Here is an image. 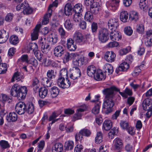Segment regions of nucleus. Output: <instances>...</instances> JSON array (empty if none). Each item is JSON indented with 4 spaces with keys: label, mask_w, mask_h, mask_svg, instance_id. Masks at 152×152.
I'll use <instances>...</instances> for the list:
<instances>
[{
    "label": "nucleus",
    "mask_w": 152,
    "mask_h": 152,
    "mask_svg": "<svg viewBox=\"0 0 152 152\" xmlns=\"http://www.w3.org/2000/svg\"><path fill=\"white\" fill-rule=\"evenodd\" d=\"M84 18L87 21L89 22H92L93 18L92 12L89 11L87 12L85 14Z\"/></svg>",
    "instance_id": "49530a36"
},
{
    "label": "nucleus",
    "mask_w": 152,
    "mask_h": 152,
    "mask_svg": "<svg viewBox=\"0 0 152 152\" xmlns=\"http://www.w3.org/2000/svg\"><path fill=\"white\" fill-rule=\"evenodd\" d=\"M110 38L113 41H118L122 38L120 32L116 30H110L109 31Z\"/></svg>",
    "instance_id": "9d476101"
},
{
    "label": "nucleus",
    "mask_w": 152,
    "mask_h": 152,
    "mask_svg": "<svg viewBox=\"0 0 152 152\" xmlns=\"http://www.w3.org/2000/svg\"><path fill=\"white\" fill-rule=\"evenodd\" d=\"M74 124H67L66 127L65 129L66 132L67 133H70L72 132L74 130Z\"/></svg>",
    "instance_id": "338daca9"
},
{
    "label": "nucleus",
    "mask_w": 152,
    "mask_h": 152,
    "mask_svg": "<svg viewBox=\"0 0 152 152\" xmlns=\"http://www.w3.org/2000/svg\"><path fill=\"white\" fill-rule=\"evenodd\" d=\"M0 146L1 148L3 149H5L10 147V145L8 142L5 140L0 141Z\"/></svg>",
    "instance_id": "3c124183"
},
{
    "label": "nucleus",
    "mask_w": 152,
    "mask_h": 152,
    "mask_svg": "<svg viewBox=\"0 0 152 152\" xmlns=\"http://www.w3.org/2000/svg\"><path fill=\"white\" fill-rule=\"evenodd\" d=\"M108 25L110 30H116L119 26L118 20L117 18L111 19L108 21Z\"/></svg>",
    "instance_id": "2eb2a0df"
},
{
    "label": "nucleus",
    "mask_w": 152,
    "mask_h": 152,
    "mask_svg": "<svg viewBox=\"0 0 152 152\" xmlns=\"http://www.w3.org/2000/svg\"><path fill=\"white\" fill-rule=\"evenodd\" d=\"M65 28L67 30H69L72 29L73 24L71 20L69 19H66L64 23Z\"/></svg>",
    "instance_id": "4c0bfd02"
},
{
    "label": "nucleus",
    "mask_w": 152,
    "mask_h": 152,
    "mask_svg": "<svg viewBox=\"0 0 152 152\" xmlns=\"http://www.w3.org/2000/svg\"><path fill=\"white\" fill-rule=\"evenodd\" d=\"M22 69L29 74H31L34 72V69L31 66H23Z\"/></svg>",
    "instance_id": "0e129e2a"
},
{
    "label": "nucleus",
    "mask_w": 152,
    "mask_h": 152,
    "mask_svg": "<svg viewBox=\"0 0 152 152\" xmlns=\"http://www.w3.org/2000/svg\"><path fill=\"white\" fill-rule=\"evenodd\" d=\"M152 105V99L150 98H147L144 101L142 106L144 110H146L147 106L151 107Z\"/></svg>",
    "instance_id": "f704fd0d"
},
{
    "label": "nucleus",
    "mask_w": 152,
    "mask_h": 152,
    "mask_svg": "<svg viewBox=\"0 0 152 152\" xmlns=\"http://www.w3.org/2000/svg\"><path fill=\"white\" fill-rule=\"evenodd\" d=\"M59 115L58 114L54 112L53 113L52 115L49 117L48 120L49 121H51L52 122L49 124L50 126L48 127V131L47 132H49V131L51 129V126H50V125H52L59 119V118H55L57 117Z\"/></svg>",
    "instance_id": "b1692460"
},
{
    "label": "nucleus",
    "mask_w": 152,
    "mask_h": 152,
    "mask_svg": "<svg viewBox=\"0 0 152 152\" xmlns=\"http://www.w3.org/2000/svg\"><path fill=\"white\" fill-rule=\"evenodd\" d=\"M120 0H110L106 3V5L113 11L116 10L119 6Z\"/></svg>",
    "instance_id": "f8f14e48"
},
{
    "label": "nucleus",
    "mask_w": 152,
    "mask_h": 152,
    "mask_svg": "<svg viewBox=\"0 0 152 152\" xmlns=\"http://www.w3.org/2000/svg\"><path fill=\"white\" fill-rule=\"evenodd\" d=\"M73 10L75 13L80 14L83 11L82 5L80 3L76 4L74 7Z\"/></svg>",
    "instance_id": "79ce46f5"
},
{
    "label": "nucleus",
    "mask_w": 152,
    "mask_h": 152,
    "mask_svg": "<svg viewBox=\"0 0 152 152\" xmlns=\"http://www.w3.org/2000/svg\"><path fill=\"white\" fill-rule=\"evenodd\" d=\"M72 7L71 3H67L65 5L64 8V13L67 16L72 14Z\"/></svg>",
    "instance_id": "4be33fe9"
},
{
    "label": "nucleus",
    "mask_w": 152,
    "mask_h": 152,
    "mask_svg": "<svg viewBox=\"0 0 152 152\" xmlns=\"http://www.w3.org/2000/svg\"><path fill=\"white\" fill-rule=\"evenodd\" d=\"M104 68L105 72H107L108 75H110L113 72V68L111 65L110 64L106 63L104 64Z\"/></svg>",
    "instance_id": "c9c22d12"
},
{
    "label": "nucleus",
    "mask_w": 152,
    "mask_h": 152,
    "mask_svg": "<svg viewBox=\"0 0 152 152\" xmlns=\"http://www.w3.org/2000/svg\"><path fill=\"white\" fill-rule=\"evenodd\" d=\"M94 78L95 80L100 81L104 80L105 77L101 70H97L94 75Z\"/></svg>",
    "instance_id": "bb28decb"
},
{
    "label": "nucleus",
    "mask_w": 152,
    "mask_h": 152,
    "mask_svg": "<svg viewBox=\"0 0 152 152\" xmlns=\"http://www.w3.org/2000/svg\"><path fill=\"white\" fill-rule=\"evenodd\" d=\"M81 74L80 69L77 67H74L71 71L70 77L73 80H75L80 77Z\"/></svg>",
    "instance_id": "ddd939ff"
},
{
    "label": "nucleus",
    "mask_w": 152,
    "mask_h": 152,
    "mask_svg": "<svg viewBox=\"0 0 152 152\" xmlns=\"http://www.w3.org/2000/svg\"><path fill=\"white\" fill-rule=\"evenodd\" d=\"M40 24H37L35 26L33 32L31 33V38L32 40L37 39L38 37L39 30L40 27Z\"/></svg>",
    "instance_id": "a878e982"
},
{
    "label": "nucleus",
    "mask_w": 152,
    "mask_h": 152,
    "mask_svg": "<svg viewBox=\"0 0 152 152\" xmlns=\"http://www.w3.org/2000/svg\"><path fill=\"white\" fill-rule=\"evenodd\" d=\"M144 65L143 64L140 65L139 66L136 67L133 72L132 73V75L133 76L136 77L141 72V69L143 67Z\"/></svg>",
    "instance_id": "de8ad7c7"
},
{
    "label": "nucleus",
    "mask_w": 152,
    "mask_h": 152,
    "mask_svg": "<svg viewBox=\"0 0 152 152\" xmlns=\"http://www.w3.org/2000/svg\"><path fill=\"white\" fill-rule=\"evenodd\" d=\"M81 18V15L80 13H75L73 15L74 20L76 22H80Z\"/></svg>",
    "instance_id": "69168bd1"
},
{
    "label": "nucleus",
    "mask_w": 152,
    "mask_h": 152,
    "mask_svg": "<svg viewBox=\"0 0 152 152\" xmlns=\"http://www.w3.org/2000/svg\"><path fill=\"white\" fill-rule=\"evenodd\" d=\"M59 92L58 88L56 86L52 87L50 90L51 96L52 98L56 97L58 95Z\"/></svg>",
    "instance_id": "72a5a7b5"
},
{
    "label": "nucleus",
    "mask_w": 152,
    "mask_h": 152,
    "mask_svg": "<svg viewBox=\"0 0 152 152\" xmlns=\"http://www.w3.org/2000/svg\"><path fill=\"white\" fill-rule=\"evenodd\" d=\"M96 68L93 65L89 66L87 69V73L90 77H94L96 72Z\"/></svg>",
    "instance_id": "c756f323"
},
{
    "label": "nucleus",
    "mask_w": 152,
    "mask_h": 152,
    "mask_svg": "<svg viewBox=\"0 0 152 152\" xmlns=\"http://www.w3.org/2000/svg\"><path fill=\"white\" fill-rule=\"evenodd\" d=\"M139 5L140 8L141 10H144L147 7V1L146 0H140Z\"/></svg>",
    "instance_id": "052dcab7"
},
{
    "label": "nucleus",
    "mask_w": 152,
    "mask_h": 152,
    "mask_svg": "<svg viewBox=\"0 0 152 152\" xmlns=\"http://www.w3.org/2000/svg\"><path fill=\"white\" fill-rule=\"evenodd\" d=\"M34 111V106L32 103L29 104L26 110L27 113L29 114L32 113Z\"/></svg>",
    "instance_id": "e2e57ef3"
},
{
    "label": "nucleus",
    "mask_w": 152,
    "mask_h": 152,
    "mask_svg": "<svg viewBox=\"0 0 152 152\" xmlns=\"http://www.w3.org/2000/svg\"><path fill=\"white\" fill-rule=\"evenodd\" d=\"M45 146V142L43 140L40 141L38 143L37 151L40 152L43 150Z\"/></svg>",
    "instance_id": "bf43d9fd"
},
{
    "label": "nucleus",
    "mask_w": 152,
    "mask_h": 152,
    "mask_svg": "<svg viewBox=\"0 0 152 152\" xmlns=\"http://www.w3.org/2000/svg\"><path fill=\"white\" fill-rule=\"evenodd\" d=\"M26 105L22 102H19L17 103L15 107L16 111L20 115L24 113L25 111Z\"/></svg>",
    "instance_id": "dca6fc26"
},
{
    "label": "nucleus",
    "mask_w": 152,
    "mask_h": 152,
    "mask_svg": "<svg viewBox=\"0 0 152 152\" xmlns=\"http://www.w3.org/2000/svg\"><path fill=\"white\" fill-rule=\"evenodd\" d=\"M39 83V81L38 79L35 77L33 80L32 85L34 87V89L36 91L37 89L39 88L38 84Z\"/></svg>",
    "instance_id": "774afa93"
},
{
    "label": "nucleus",
    "mask_w": 152,
    "mask_h": 152,
    "mask_svg": "<svg viewBox=\"0 0 152 152\" xmlns=\"http://www.w3.org/2000/svg\"><path fill=\"white\" fill-rule=\"evenodd\" d=\"M39 96L42 98H45L48 94V90L45 87L41 88L39 91Z\"/></svg>",
    "instance_id": "e433bc0d"
},
{
    "label": "nucleus",
    "mask_w": 152,
    "mask_h": 152,
    "mask_svg": "<svg viewBox=\"0 0 152 152\" xmlns=\"http://www.w3.org/2000/svg\"><path fill=\"white\" fill-rule=\"evenodd\" d=\"M23 5L24 7L23 12L24 14L28 15L31 13L33 12V9L30 7L27 1H26L23 2Z\"/></svg>",
    "instance_id": "5701e85b"
},
{
    "label": "nucleus",
    "mask_w": 152,
    "mask_h": 152,
    "mask_svg": "<svg viewBox=\"0 0 152 152\" xmlns=\"http://www.w3.org/2000/svg\"><path fill=\"white\" fill-rule=\"evenodd\" d=\"M64 48L61 45H58L54 49V54L57 57H61L64 54Z\"/></svg>",
    "instance_id": "a211bd4d"
},
{
    "label": "nucleus",
    "mask_w": 152,
    "mask_h": 152,
    "mask_svg": "<svg viewBox=\"0 0 152 152\" xmlns=\"http://www.w3.org/2000/svg\"><path fill=\"white\" fill-rule=\"evenodd\" d=\"M38 46L36 43H31L30 44L27 48V52L29 53L32 50L34 53L35 56L39 61L42 59V57L40 51L37 50Z\"/></svg>",
    "instance_id": "20e7f679"
},
{
    "label": "nucleus",
    "mask_w": 152,
    "mask_h": 152,
    "mask_svg": "<svg viewBox=\"0 0 152 152\" xmlns=\"http://www.w3.org/2000/svg\"><path fill=\"white\" fill-rule=\"evenodd\" d=\"M129 64L126 61L123 62L120 65L118 69L120 71H126L129 67Z\"/></svg>",
    "instance_id": "ea45409f"
},
{
    "label": "nucleus",
    "mask_w": 152,
    "mask_h": 152,
    "mask_svg": "<svg viewBox=\"0 0 152 152\" xmlns=\"http://www.w3.org/2000/svg\"><path fill=\"white\" fill-rule=\"evenodd\" d=\"M131 50V48L128 46L125 48H124L120 50L119 53L121 55H124L129 52Z\"/></svg>",
    "instance_id": "603ef678"
},
{
    "label": "nucleus",
    "mask_w": 152,
    "mask_h": 152,
    "mask_svg": "<svg viewBox=\"0 0 152 152\" xmlns=\"http://www.w3.org/2000/svg\"><path fill=\"white\" fill-rule=\"evenodd\" d=\"M128 13L126 11H122L120 14V19L123 22H126L128 18Z\"/></svg>",
    "instance_id": "7c9ffc66"
},
{
    "label": "nucleus",
    "mask_w": 152,
    "mask_h": 152,
    "mask_svg": "<svg viewBox=\"0 0 152 152\" xmlns=\"http://www.w3.org/2000/svg\"><path fill=\"white\" fill-rule=\"evenodd\" d=\"M116 55L112 51H107L104 54V58L108 62L111 63L115 60Z\"/></svg>",
    "instance_id": "4468645a"
},
{
    "label": "nucleus",
    "mask_w": 152,
    "mask_h": 152,
    "mask_svg": "<svg viewBox=\"0 0 152 152\" xmlns=\"http://www.w3.org/2000/svg\"><path fill=\"white\" fill-rule=\"evenodd\" d=\"M137 32L140 34H142L144 31V25L142 24H140L137 25L136 28Z\"/></svg>",
    "instance_id": "680f3d73"
},
{
    "label": "nucleus",
    "mask_w": 152,
    "mask_h": 152,
    "mask_svg": "<svg viewBox=\"0 0 152 152\" xmlns=\"http://www.w3.org/2000/svg\"><path fill=\"white\" fill-rule=\"evenodd\" d=\"M23 78L22 73L20 72H15L12 77L11 81L12 82H13L15 81V79L17 81L21 80V79Z\"/></svg>",
    "instance_id": "2f4dec72"
},
{
    "label": "nucleus",
    "mask_w": 152,
    "mask_h": 152,
    "mask_svg": "<svg viewBox=\"0 0 152 152\" xmlns=\"http://www.w3.org/2000/svg\"><path fill=\"white\" fill-rule=\"evenodd\" d=\"M63 150L62 144L59 142L55 143L52 147V152H62Z\"/></svg>",
    "instance_id": "c85d7f7f"
},
{
    "label": "nucleus",
    "mask_w": 152,
    "mask_h": 152,
    "mask_svg": "<svg viewBox=\"0 0 152 152\" xmlns=\"http://www.w3.org/2000/svg\"><path fill=\"white\" fill-rule=\"evenodd\" d=\"M74 143L73 141L69 140L66 142L65 144V147L66 149L67 150H72L74 146Z\"/></svg>",
    "instance_id": "a18cd8bd"
},
{
    "label": "nucleus",
    "mask_w": 152,
    "mask_h": 152,
    "mask_svg": "<svg viewBox=\"0 0 152 152\" xmlns=\"http://www.w3.org/2000/svg\"><path fill=\"white\" fill-rule=\"evenodd\" d=\"M66 44L67 49L69 50L74 51L76 50V45L72 38H69L67 39Z\"/></svg>",
    "instance_id": "412c9836"
},
{
    "label": "nucleus",
    "mask_w": 152,
    "mask_h": 152,
    "mask_svg": "<svg viewBox=\"0 0 152 152\" xmlns=\"http://www.w3.org/2000/svg\"><path fill=\"white\" fill-rule=\"evenodd\" d=\"M113 124L110 120H106L104 121L103 124L102 129L106 131L110 130L112 127Z\"/></svg>",
    "instance_id": "cd10ccee"
},
{
    "label": "nucleus",
    "mask_w": 152,
    "mask_h": 152,
    "mask_svg": "<svg viewBox=\"0 0 152 152\" xmlns=\"http://www.w3.org/2000/svg\"><path fill=\"white\" fill-rule=\"evenodd\" d=\"M118 88L114 86H112L109 88H106L102 91L103 94L105 95L104 102L103 104L102 108L107 109L110 112L111 108L114 105L112 98L114 96V91H119Z\"/></svg>",
    "instance_id": "f257e3e1"
},
{
    "label": "nucleus",
    "mask_w": 152,
    "mask_h": 152,
    "mask_svg": "<svg viewBox=\"0 0 152 152\" xmlns=\"http://www.w3.org/2000/svg\"><path fill=\"white\" fill-rule=\"evenodd\" d=\"M118 129L116 128H113L111 129L108 133V136L111 139L113 138L115 134L118 133Z\"/></svg>",
    "instance_id": "4d7b16f0"
},
{
    "label": "nucleus",
    "mask_w": 152,
    "mask_h": 152,
    "mask_svg": "<svg viewBox=\"0 0 152 152\" xmlns=\"http://www.w3.org/2000/svg\"><path fill=\"white\" fill-rule=\"evenodd\" d=\"M57 83L59 87L62 89L68 88L71 85V82L67 78L64 77H59L58 78Z\"/></svg>",
    "instance_id": "39448f33"
},
{
    "label": "nucleus",
    "mask_w": 152,
    "mask_h": 152,
    "mask_svg": "<svg viewBox=\"0 0 152 152\" xmlns=\"http://www.w3.org/2000/svg\"><path fill=\"white\" fill-rule=\"evenodd\" d=\"M48 13L46 14L44 17V19L42 21V24L44 25L47 24L49 22V18L51 15V13L48 11Z\"/></svg>",
    "instance_id": "864d4df0"
},
{
    "label": "nucleus",
    "mask_w": 152,
    "mask_h": 152,
    "mask_svg": "<svg viewBox=\"0 0 152 152\" xmlns=\"http://www.w3.org/2000/svg\"><path fill=\"white\" fill-rule=\"evenodd\" d=\"M49 40L53 44H56L58 41V36L57 34L54 33H51L49 36Z\"/></svg>",
    "instance_id": "473e14b6"
},
{
    "label": "nucleus",
    "mask_w": 152,
    "mask_h": 152,
    "mask_svg": "<svg viewBox=\"0 0 152 152\" xmlns=\"http://www.w3.org/2000/svg\"><path fill=\"white\" fill-rule=\"evenodd\" d=\"M113 145L115 150L120 151L123 147V141L120 138L117 137L114 140Z\"/></svg>",
    "instance_id": "9b49d317"
},
{
    "label": "nucleus",
    "mask_w": 152,
    "mask_h": 152,
    "mask_svg": "<svg viewBox=\"0 0 152 152\" xmlns=\"http://www.w3.org/2000/svg\"><path fill=\"white\" fill-rule=\"evenodd\" d=\"M103 138L102 132H97L95 139L96 143L97 144H100Z\"/></svg>",
    "instance_id": "09e8293b"
},
{
    "label": "nucleus",
    "mask_w": 152,
    "mask_h": 152,
    "mask_svg": "<svg viewBox=\"0 0 152 152\" xmlns=\"http://www.w3.org/2000/svg\"><path fill=\"white\" fill-rule=\"evenodd\" d=\"M9 37L8 33L6 30H1L0 31V43L5 42Z\"/></svg>",
    "instance_id": "aec40b11"
},
{
    "label": "nucleus",
    "mask_w": 152,
    "mask_h": 152,
    "mask_svg": "<svg viewBox=\"0 0 152 152\" xmlns=\"http://www.w3.org/2000/svg\"><path fill=\"white\" fill-rule=\"evenodd\" d=\"M73 38L75 41L77 42L83 44L86 41L84 35L79 31H76L73 35Z\"/></svg>",
    "instance_id": "0eeeda50"
},
{
    "label": "nucleus",
    "mask_w": 152,
    "mask_h": 152,
    "mask_svg": "<svg viewBox=\"0 0 152 152\" xmlns=\"http://www.w3.org/2000/svg\"><path fill=\"white\" fill-rule=\"evenodd\" d=\"M42 63L44 66H50L52 64L53 66H54L55 64V62H52V60L49 59H47V57H44L42 60Z\"/></svg>",
    "instance_id": "58836bf2"
},
{
    "label": "nucleus",
    "mask_w": 152,
    "mask_h": 152,
    "mask_svg": "<svg viewBox=\"0 0 152 152\" xmlns=\"http://www.w3.org/2000/svg\"><path fill=\"white\" fill-rule=\"evenodd\" d=\"M80 133L81 134L82 136L89 137L91 134V132L87 129H83L80 131Z\"/></svg>",
    "instance_id": "c03bdc74"
},
{
    "label": "nucleus",
    "mask_w": 152,
    "mask_h": 152,
    "mask_svg": "<svg viewBox=\"0 0 152 152\" xmlns=\"http://www.w3.org/2000/svg\"><path fill=\"white\" fill-rule=\"evenodd\" d=\"M38 43L43 53H46L50 50V45L46 42L45 38H41L39 40Z\"/></svg>",
    "instance_id": "1a4fd4ad"
},
{
    "label": "nucleus",
    "mask_w": 152,
    "mask_h": 152,
    "mask_svg": "<svg viewBox=\"0 0 152 152\" xmlns=\"http://www.w3.org/2000/svg\"><path fill=\"white\" fill-rule=\"evenodd\" d=\"M145 44L146 46L150 47L152 45V37L147 36L145 39Z\"/></svg>",
    "instance_id": "8fccbe9b"
},
{
    "label": "nucleus",
    "mask_w": 152,
    "mask_h": 152,
    "mask_svg": "<svg viewBox=\"0 0 152 152\" xmlns=\"http://www.w3.org/2000/svg\"><path fill=\"white\" fill-rule=\"evenodd\" d=\"M17 115L14 112L10 113L6 116V120L8 122H15L17 121Z\"/></svg>",
    "instance_id": "393cba45"
},
{
    "label": "nucleus",
    "mask_w": 152,
    "mask_h": 152,
    "mask_svg": "<svg viewBox=\"0 0 152 152\" xmlns=\"http://www.w3.org/2000/svg\"><path fill=\"white\" fill-rule=\"evenodd\" d=\"M108 31L105 28L100 30L98 34V38L102 43L106 42L109 39Z\"/></svg>",
    "instance_id": "6e6552de"
},
{
    "label": "nucleus",
    "mask_w": 152,
    "mask_h": 152,
    "mask_svg": "<svg viewBox=\"0 0 152 152\" xmlns=\"http://www.w3.org/2000/svg\"><path fill=\"white\" fill-rule=\"evenodd\" d=\"M21 61L28 63L29 59L28 55H22L21 57L18 59V63H19Z\"/></svg>",
    "instance_id": "6e6d98bb"
},
{
    "label": "nucleus",
    "mask_w": 152,
    "mask_h": 152,
    "mask_svg": "<svg viewBox=\"0 0 152 152\" xmlns=\"http://www.w3.org/2000/svg\"><path fill=\"white\" fill-rule=\"evenodd\" d=\"M7 66L5 63H0V74L5 73L7 70Z\"/></svg>",
    "instance_id": "5fc2aeb1"
},
{
    "label": "nucleus",
    "mask_w": 152,
    "mask_h": 152,
    "mask_svg": "<svg viewBox=\"0 0 152 152\" xmlns=\"http://www.w3.org/2000/svg\"><path fill=\"white\" fill-rule=\"evenodd\" d=\"M42 82H43L44 85L47 87H50L52 84V81L46 77L42 79Z\"/></svg>",
    "instance_id": "13d9d810"
},
{
    "label": "nucleus",
    "mask_w": 152,
    "mask_h": 152,
    "mask_svg": "<svg viewBox=\"0 0 152 152\" xmlns=\"http://www.w3.org/2000/svg\"><path fill=\"white\" fill-rule=\"evenodd\" d=\"M9 41L11 44L15 45L18 43L19 39L17 36L12 35L10 37Z\"/></svg>",
    "instance_id": "a19ab883"
},
{
    "label": "nucleus",
    "mask_w": 152,
    "mask_h": 152,
    "mask_svg": "<svg viewBox=\"0 0 152 152\" xmlns=\"http://www.w3.org/2000/svg\"><path fill=\"white\" fill-rule=\"evenodd\" d=\"M77 56V55L74 53H70L68 52H66L64 53L63 58V62L65 64L72 58L73 60L74 58H76Z\"/></svg>",
    "instance_id": "f3484780"
},
{
    "label": "nucleus",
    "mask_w": 152,
    "mask_h": 152,
    "mask_svg": "<svg viewBox=\"0 0 152 152\" xmlns=\"http://www.w3.org/2000/svg\"><path fill=\"white\" fill-rule=\"evenodd\" d=\"M76 58H74L73 60V64L76 66H81L85 63V58L83 56H81L78 58V56Z\"/></svg>",
    "instance_id": "6ab92c4d"
},
{
    "label": "nucleus",
    "mask_w": 152,
    "mask_h": 152,
    "mask_svg": "<svg viewBox=\"0 0 152 152\" xmlns=\"http://www.w3.org/2000/svg\"><path fill=\"white\" fill-rule=\"evenodd\" d=\"M27 92L26 87H20L17 84H15L12 86L10 91L11 95L17 97L19 100H22L25 98Z\"/></svg>",
    "instance_id": "f03ea898"
},
{
    "label": "nucleus",
    "mask_w": 152,
    "mask_h": 152,
    "mask_svg": "<svg viewBox=\"0 0 152 152\" xmlns=\"http://www.w3.org/2000/svg\"><path fill=\"white\" fill-rule=\"evenodd\" d=\"M85 4L90 7V10L95 14H97L101 9V6L98 2H94V0H84Z\"/></svg>",
    "instance_id": "7ed1b4c3"
},
{
    "label": "nucleus",
    "mask_w": 152,
    "mask_h": 152,
    "mask_svg": "<svg viewBox=\"0 0 152 152\" xmlns=\"http://www.w3.org/2000/svg\"><path fill=\"white\" fill-rule=\"evenodd\" d=\"M87 108V107L85 104H83L80 106L79 108L77 109L76 111V113L72 117V121H75L76 120L81 119L83 112L86 110Z\"/></svg>",
    "instance_id": "423d86ee"
},
{
    "label": "nucleus",
    "mask_w": 152,
    "mask_h": 152,
    "mask_svg": "<svg viewBox=\"0 0 152 152\" xmlns=\"http://www.w3.org/2000/svg\"><path fill=\"white\" fill-rule=\"evenodd\" d=\"M129 18L133 21H137L139 18L138 13L136 11H132L130 15Z\"/></svg>",
    "instance_id": "37998d69"
}]
</instances>
